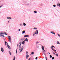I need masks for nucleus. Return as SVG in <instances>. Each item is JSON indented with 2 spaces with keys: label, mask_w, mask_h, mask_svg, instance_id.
<instances>
[{
  "label": "nucleus",
  "mask_w": 60,
  "mask_h": 60,
  "mask_svg": "<svg viewBox=\"0 0 60 60\" xmlns=\"http://www.w3.org/2000/svg\"><path fill=\"white\" fill-rule=\"evenodd\" d=\"M22 43L21 42H20L19 44V50L20 51V52H21V51L23 50L24 49V47L22 46L21 47V45L22 44Z\"/></svg>",
  "instance_id": "1"
},
{
  "label": "nucleus",
  "mask_w": 60,
  "mask_h": 60,
  "mask_svg": "<svg viewBox=\"0 0 60 60\" xmlns=\"http://www.w3.org/2000/svg\"><path fill=\"white\" fill-rule=\"evenodd\" d=\"M36 32H35L34 34H33V36H35L37 35V34H38V30H36Z\"/></svg>",
  "instance_id": "2"
},
{
  "label": "nucleus",
  "mask_w": 60,
  "mask_h": 60,
  "mask_svg": "<svg viewBox=\"0 0 60 60\" xmlns=\"http://www.w3.org/2000/svg\"><path fill=\"white\" fill-rule=\"evenodd\" d=\"M8 38L9 40V42L11 43V37L10 36H8Z\"/></svg>",
  "instance_id": "3"
},
{
  "label": "nucleus",
  "mask_w": 60,
  "mask_h": 60,
  "mask_svg": "<svg viewBox=\"0 0 60 60\" xmlns=\"http://www.w3.org/2000/svg\"><path fill=\"white\" fill-rule=\"evenodd\" d=\"M1 51L3 52L4 51V48H2V47L1 48Z\"/></svg>",
  "instance_id": "4"
},
{
  "label": "nucleus",
  "mask_w": 60,
  "mask_h": 60,
  "mask_svg": "<svg viewBox=\"0 0 60 60\" xmlns=\"http://www.w3.org/2000/svg\"><path fill=\"white\" fill-rule=\"evenodd\" d=\"M29 55L28 54H26V59H27L28 58V57H29Z\"/></svg>",
  "instance_id": "5"
},
{
  "label": "nucleus",
  "mask_w": 60,
  "mask_h": 60,
  "mask_svg": "<svg viewBox=\"0 0 60 60\" xmlns=\"http://www.w3.org/2000/svg\"><path fill=\"white\" fill-rule=\"evenodd\" d=\"M24 37H28V38L29 37V35H26L24 36Z\"/></svg>",
  "instance_id": "6"
},
{
  "label": "nucleus",
  "mask_w": 60,
  "mask_h": 60,
  "mask_svg": "<svg viewBox=\"0 0 60 60\" xmlns=\"http://www.w3.org/2000/svg\"><path fill=\"white\" fill-rule=\"evenodd\" d=\"M7 45L8 46V48L9 49H10V46L8 44H7Z\"/></svg>",
  "instance_id": "7"
},
{
  "label": "nucleus",
  "mask_w": 60,
  "mask_h": 60,
  "mask_svg": "<svg viewBox=\"0 0 60 60\" xmlns=\"http://www.w3.org/2000/svg\"><path fill=\"white\" fill-rule=\"evenodd\" d=\"M26 4L27 5H30L31 4V3L30 2H29L28 4L27 3Z\"/></svg>",
  "instance_id": "8"
},
{
  "label": "nucleus",
  "mask_w": 60,
  "mask_h": 60,
  "mask_svg": "<svg viewBox=\"0 0 60 60\" xmlns=\"http://www.w3.org/2000/svg\"><path fill=\"white\" fill-rule=\"evenodd\" d=\"M25 41H27H27H28V39H27V38H26L25 39Z\"/></svg>",
  "instance_id": "9"
},
{
  "label": "nucleus",
  "mask_w": 60,
  "mask_h": 60,
  "mask_svg": "<svg viewBox=\"0 0 60 60\" xmlns=\"http://www.w3.org/2000/svg\"><path fill=\"white\" fill-rule=\"evenodd\" d=\"M51 33H52V34H55V32H54L53 31H51Z\"/></svg>",
  "instance_id": "10"
},
{
  "label": "nucleus",
  "mask_w": 60,
  "mask_h": 60,
  "mask_svg": "<svg viewBox=\"0 0 60 60\" xmlns=\"http://www.w3.org/2000/svg\"><path fill=\"white\" fill-rule=\"evenodd\" d=\"M25 31L24 30H23L22 31V34H25Z\"/></svg>",
  "instance_id": "11"
},
{
  "label": "nucleus",
  "mask_w": 60,
  "mask_h": 60,
  "mask_svg": "<svg viewBox=\"0 0 60 60\" xmlns=\"http://www.w3.org/2000/svg\"><path fill=\"white\" fill-rule=\"evenodd\" d=\"M53 47H54V48H55V47L53 46L52 45V46H51V49H52V48H53Z\"/></svg>",
  "instance_id": "12"
},
{
  "label": "nucleus",
  "mask_w": 60,
  "mask_h": 60,
  "mask_svg": "<svg viewBox=\"0 0 60 60\" xmlns=\"http://www.w3.org/2000/svg\"><path fill=\"white\" fill-rule=\"evenodd\" d=\"M7 19H11V18L10 17H7Z\"/></svg>",
  "instance_id": "13"
},
{
  "label": "nucleus",
  "mask_w": 60,
  "mask_h": 60,
  "mask_svg": "<svg viewBox=\"0 0 60 60\" xmlns=\"http://www.w3.org/2000/svg\"><path fill=\"white\" fill-rule=\"evenodd\" d=\"M52 49V50H53V51H55V52H56V50H55V49H54L53 48Z\"/></svg>",
  "instance_id": "14"
},
{
  "label": "nucleus",
  "mask_w": 60,
  "mask_h": 60,
  "mask_svg": "<svg viewBox=\"0 0 60 60\" xmlns=\"http://www.w3.org/2000/svg\"><path fill=\"white\" fill-rule=\"evenodd\" d=\"M24 43H25V40H24L22 42V44H24Z\"/></svg>",
  "instance_id": "15"
},
{
  "label": "nucleus",
  "mask_w": 60,
  "mask_h": 60,
  "mask_svg": "<svg viewBox=\"0 0 60 60\" xmlns=\"http://www.w3.org/2000/svg\"><path fill=\"white\" fill-rule=\"evenodd\" d=\"M0 34H4V33L3 32H1L0 33Z\"/></svg>",
  "instance_id": "16"
},
{
  "label": "nucleus",
  "mask_w": 60,
  "mask_h": 60,
  "mask_svg": "<svg viewBox=\"0 0 60 60\" xmlns=\"http://www.w3.org/2000/svg\"><path fill=\"white\" fill-rule=\"evenodd\" d=\"M42 50H44V46H42Z\"/></svg>",
  "instance_id": "17"
},
{
  "label": "nucleus",
  "mask_w": 60,
  "mask_h": 60,
  "mask_svg": "<svg viewBox=\"0 0 60 60\" xmlns=\"http://www.w3.org/2000/svg\"><path fill=\"white\" fill-rule=\"evenodd\" d=\"M0 36H2L3 37H5L2 34H0Z\"/></svg>",
  "instance_id": "18"
},
{
  "label": "nucleus",
  "mask_w": 60,
  "mask_h": 60,
  "mask_svg": "<svg viewBox=\"0 0 60 60\" xmlns=\"http://www.w3.org/2000/svg\"><path fill=\"white\" fill-rule=\"evenodd\" d=\"M19 25L20 26H23V24H22V23H20L19 24Z\"/></svg>",
  "instance_id": "19"
},
{
  "label": "nucleus",
  "mask_w": 60,
  "mask_h": 60,
  "mask_svg": "<svg viewBox=\"0 0 60 60\" xmlns=\"http://www.w3.org/2000/svg\"><path fill=\"white\" fill-rule=\"evenodd\" d=\"M33 28L34 29H35V30L36 29L37 30V28L34 27Z\"/></svg>",
  "instance_id": "20"
},
{
  "label": "nucleus",
  "mask_w": 60,
  "mask_h": 60,
  "mask_svg": "<svg viewBox=\"0 0 60 60\" xmlns=\"http://www.w3.org/2000/svg\"><path fill=\"white\" fill-rule=\"evenodd\" d=\"M57 5L58 6H60V4H57Z\"/></svg>",
  "instance_id": "21"
},
{
  "label": "nucleus",
  "mask_w": 60,
  "mask_h": 60,
  "mask_svg": "<svg viewBox=\"0 0 60 60\" xmlns=\"http://www.w3.org/2000/svg\"><path fill=\"white\" fill-rule=\"evenodd\" d=\"M31 55H34V52H32L31 53Z\"/></svg>",
  "instance_id": "22"
},
{
  "label": "nucleus",
  "mask_w": 60,
  "mask_h": 60,
  "mask_svg": "<svg viewBox=\"0 0 60 60\" xmlns=\"http://www.w3.org/2000/svg\"><path fill=\"white\" fill-rule=\"evenodd\" d=\"M57 44H60V43H59V42L57 41Z\"/></svg>",
  "instance_id": "23"
},
{
  "label": "nucleus",
  "mask_w": 60,
  "mask_h": 60,
  "mask_svg": "<svg viewBox=\"0 0 60 60\" xmlns=\"http://www.w3.org/2000/svg\"><path fill=\"white\" fill-rule=\"evenodd\" d=\"M9 53L11 55V52L9 51Z\"/></svg>",
  "instance_id": "24"
},
{
  "label": "nucleus",
  "mask_w": 60,
  "mask_h": 60,
  "mask_svg": "<svg viewBox=\"0 0 60 60\" xmlns=\"http://www.w3.org/2000/svg\"><path fill=\"white\" fill-rule=\"evenodd\" d=\"M34 12L35 13H37V12L36 11H34Z\"/></svg>",
  "instance_id": "25"
},
{
  "label": "nucleus",
  "mask_w": 60,
  "mask_h": 60,
  "mask_svg": "<svg viewBox=\"0 0 60 60\" xmlns=\"http://www.w3.org/2000/svg\"><path fill=\"white\" fill-rule=\"evenodd\" d=\"M23 24L24 26H26V23H23Z\"/></svg>",
  "instance_id": "26"
},
{
  "label": "nucleus",
  "mask_w": 60,
  "mask_h": 60,
  "mask_svg": "<svg viewBox=\"0 0 60 60\" xmlns=\"http://www.w3.org/2000/svg\"><path fill=\"white\" fill-rule=\"evenodd\" d=\"M50 57L51 58H52V56L50 55Z\"/></svg>",
  "instance_id": "27"
},
{
  "label": "nucleus",
  "mask_w": 60,
  "mask_h": 60,
  "mask_svg": "<svg viewBox=\"0 0 60 60\" xmlns=\"http://www.w3.org/2000/svg\"><path fill=\"white\" fill-rule=\"evenodd\" d=\"M16 54H17V49H16Z\"/></svg>",
  "instance_id": "28"
},
{
  "label": "nucleus",
  "mask_w": 60,
  "mask_h": 60,
  "mask_svg": "<svg viewBox=\"0 0 60 60\" xmlns=\"http://www.w3.org/2000/svg\"><path fill=\"white\" fill-rule=\"evenodd\" d=\"M55 59V58L54 57H52V60H54Z\"/></svg>",
  "instance_id": "29"
},
{
  "label": "nucleus",
  "mask_w": 60,
  "mask_h": 60,
  "mask_svg": "<svg viewBox=\"0 0 60 60\" xmlns=\"http://www.w3.org/2000/svg\"><path fill=\"white\" fill-rule=\"evenodd\" d=\"M58 34V36H59V37H60V35L58 34Z\"/></svg>",
  "instance_id": "30"
},
{
  "label": "nucleus",
  "mask_w": 60,
  "mask_h": 60,
  "mask_svg": "<svg viewBox=\"0 0 60 60\" xmlns=\"http://www.w3.org/2000/svg\"><path fill=\"white\" fill-rule=\"evenodd\" d=\"M56 55L57 56H58V54H57V53L56 54Z\"/></svg>",
  "instance_id": "31"
},
{
  "label": "nucleus",
  "mask_w": 60,
  "mask_h": 60,
  "mask_svg": "<svg viewBox=\"0 0 60 60\" xmlns=\"http://www.w3.org/2000/svg\"><path fill=\"white\" fill-rule=\"evenodd\" d=\"M37 58H38V57H36L35 58V59L36 60H37Z\"/></svg>",
  "instance_id": "32"
},
{
  "label": "nucleus",
  "mask_w": 60,
  "mask_h": 60,
  "mask_svg": "<svg viewBox=\"0 0 60 60\" xmlns=\"http://www.w3.org/2000/svg\"><path fill=\"white\" fill-rule=\"evenodd\" d=\"M26 54H28V52H26Z\"/></svg>",
  "instance_id": "33"
},
{
  "label": "nucleus",
  "mask_w": 60,
  "mask_h": 60,
  "mask_svg": "<svg viewBox=\"0 0 60 60\" xmlns=\"http://www.w3.org/2000/svg\"><path fill=\"white\" fill-rule=\"evenodd\" d=\"M4 33H5V35H7V34L5 32H4Z\"/></svg>",
  "instance_id": "34"
},
{
  "label": "nucleus",
  "mask_w": 60,
  "mask_h": 60,
  "mask_svg": "<svg viewBox=\"0 0 60 60\" xmlns=\"http://www.w3.org/2000/svg\"><path fill=\"white\" fill-rule=\"evenodd\" d=\"M38 43H39V42H37L36 44H38Z\"/></svg>",
  "instance_id": "35"
},
{
  "label": "nucleus",
  "mask_w": 60,
  "mask_h": 60,
  "mask_svg": "<svg viewBox=\"0 0 60 60\" xmlns=\"http://www.w3.org/2000/svg\"><path fill=\"white\" fill-rule=\"evenodd\" d=\"M53 6H54V7H56V5H53Z\"/></svg>",
  "instance_id": "36"
},
{
  "label": "nucleus",
  "mask_w": 60,
  "mask_h": 60,
  "mask_svg": "<svg viewBox=\"0 0 60 60\" xmlns=\"http://www.w3.org/2000/svg\"><path fill=\"white\" fill-rule=\"evenodd\" d=\"M45 58H46V60H47V58L46 57H45Z\"/></svg>",
  "instance_id": "37"
},
{
  "label": "nucleus",
  "mask_w": 60,
  "mask_h": 60,
  "mask_svg": "<svg viewBox=\"0 0 60 60\" xmlns=\"http://www.w3.org/2000/svg\"><path fill=\"white\" fill-rule=\"evenodd\" d=\"M20 31V29H19V31Z\"/></svg>",
  "instance_id": "38"
},
{
  "label": "nucleus",
  "mask_w": 60,
  "mask_h": 60,
  "mask_svg": "<svg viewBox=\"0 0 60 60\" xmlns=\"http://www.w3.org/2000/svg\"><path fill=\"white\" fill-rule=\"evenodd\" d=\"M30 59H31V58H30L28 60H30Z\"/></svg>",
  "instance_id": "39"
},
{
  "label": "nucleus",
  "mask_w": 60,
  "mask_h": 60,
  "mask_svg": "<svg viewBox=\"0 0 60 60\" xmlns=\"http://www.w3.org/2000/svg\"><path fill=\"white\" fill-rule=\"evenodd\" d=\"M5 44H6V43H7V42H6V41H5Z\"/></svg>",
  "instance_id": "40"
},
{
  "label": "nucleus",
  "mask_w": 60,
  "mask_h": 60,
  "mask_svg": "<svg viewBox=\"0 0 60 60\" xmlns=\"http://www.w3.org/2000/svg\"><path fill=\"white\" fill-rule=\"evenodd\" d=\"M46 51H45V50H44V52H45Z\"/></svg>",
  "instance_id": "41"
},
{
  "label": "nucleus",
  "mask_w": 60,
  "mask_h": 60,
  "mask_svg": "<svg viewBox=\"0 0 60 60\" xmlns=\"http://www.w3.org/2000/svg\"><path fill=\"white\" fill-rule=\"evenodd\" d=\"M53 54H54V55H55V53H54V52H53Z\"/></svg>",
  "instance_id": "42"
},
{
  "label": "nucleus",
  "mask_w": 60,
  "mask_h": 60,
  "mask_svg": "<svg viewBox=\"0 0 60 60\" xmlns=\"http://www.w3.org/2000/svg\"><path fill=\"white\" fill-rule=\"evenodd\" d=\"M44 54L45 55V56H46V54H45V53H44Z\"/></svg>",
  "instance_id": "43"
},
{
  "label": "nucleus",
  "mask_w": 60,
  "mask_h": 60,
  "mask_svg": "<svg viewBox=\"0 0 60 60\" xmlns=\"http://www.w3.org/2000/svg\"><path fill=\"white\" fill-rule=\"evenodd\" d=\"M1 7H2V6H0V8H1Z\"/></svg>",
  "instance_id": "44"
},
{
  "label": "nucleus",
  "mask_w": 60,
  "mask_h": 60,
  "mask_svg": "<svg viewBox=\"0 0 60 60\" xmlns=\"http://www.w3.org/2000/svg\"><path fill=\"white\" fill-rule=\"evenodd\" d=\"M49 54H50V53L49 52Z\"/></svg>",
  "instance_id": "45"
},
{
  "label": "nucleus",
  "mask_w": 60,
  "mask_h": 60,
  "mask_svg": "<svg viewBox=\"0 0 60 60\" xmlns=\"http://www.w3.org/2000/svg\"><path fill=\"white\" fill-rule=\"evenodd\" d=\"M5 45H6V44H5Z\"/></svg>",
  "instance_id": "46"
},
{
  "label": "nucleus",
  "mask_w": 60,
  "mask_h": 60,
  "mask_svg": "<svg viewBox=\"0 0 60 60\" xmlns=\"http://www.w3.org/2000/svg\"><path fill=\"white\" fill-rule=\"evenodd\" d=\"M8 22H9V21H8Z\"/></svg>",
  "instance_id": "47"
},
{
  "label": "nucleus",
  "mask_w": 60,
  "mask_h": 60,
  "mask_svg": "<svg viewBox=\"0 0 60 60\" xmlns=\"http://www.w3.org/2000/svg\"><path fill=\"white\" fill-rule=\"evenodd\" d=\"M52 52L54 53V52Z\"/></svg>",
  "instance_id": "48"
},
{
  "label": "nucleus",
  "mask_w": 60,
  "mask_h": 60,
  "mask_svg": "<svg viewBox=\"0 0 60 60\" xmlns=\"http://www.w3.org/2000/svg\"><path fill=\"white\" fill-rule=\"evenodd\" d=\"M17 46H18V45H17Z\"/></svg>",
  "instance_id": "49"
}]
</instances>
